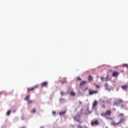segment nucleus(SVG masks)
<instances>
[{"mask_svg":"<svg viewBox=\"0 0 128 128\" xmlns=\"http://www.w3.org/2000/svg\"><path fill=\"white\" fill-rule=\"evenodd\" d=\"M87 82L86 81H82L80 83V86H86V84H87Z\"/></svg>","mask_w":128,"mask_h":128,"instance_id":"1a4fd4ad","label":"nucleus"},{"mask_svg":"<svg viewBox=\"0 0 128 128\" xmlns=\"http://www.w3.org/2000/svg\"><path fill=\"white\" fill-rule=\"evenodd\" d=\"M120 72H116V71H114L112 74V76L114 78H118L120 74Z\"/></svg>","mask_w":128,"mask_h":128,"instance_id":"7ed1b4c3","label":"nucleus"},{"mask_svg":"<svg viewBox=\"0 0 128 128\" xmlns=\"http://www.w3.org/2000/svg\"><path fill=\"white\" fill-rule=\"evenodd\" d=\"M79 104H82V102L81 101H79Z\"/></svg>","mask_w":128,"mask_h":128,"instance_id":"72a5a7b5","label":"nucleus"},{"mask_svg":"<svg viewBox=\"0 0 128 128\" xmlns=\"http://www.w3.org/2000/svg\"><path fill=\"white\" fill-rule=\"evenodd\" d=\"M74 120H76V122H80V114H77L74 117Z\"/></svg>","mask_w":128,"mask_h":128,"instance_id":"f257e3e1","label":"nucleus"},{"mask_svg":"<svg viewBox=\"0 0 128 128\" xmlns=\"http://www.w3.org/2000/svg\"><path fill=\"white\" fill-rule=\"evenodd\" d=\"M96 106H98V101L95 100L93 104V108H96Z\"/></svg>","mask_w":128,"mask_h":128,"instance_id":"ddd939ff","label":"nucleus"},{"mask_svg":"<svg viewBox=\"0 0 128 128\" xmlns=\"http://www.w3.org/2000/svg\"><path fill=\"white\" fill-rule=\"evenodd\" d=\"M105 80L106 82H108V76L106 78H105Z\"/></svg>","mask_w":128,"mask_h":128,"instance_id":"bb28decb","label":"nucleus"},{"mask_svg":"<svg viewBox=\"0 0 128 128\" xmlns=\"http://www.w3.org/2000/svg\"><path fill=\"white\" fill-rule=\"evenodd\" d=\"M100 124V122H98V120H96L95 121L91 122V124L92 126H98V124Z\"/></svg>","mask_w":128,"mask_h":128,"instance_id":"423d86ee","label":"nucleus"},{"mask_svg":"<svg viewBox=\"0 0 128 128\" xmlns=\"http://www.w3.org/2000/svg\"><path fill=\"white\" fill-rule=\"evenodd\" d=\"M52 114H56V112H54V111H53V112H52Z\"/></svg>","mask_w":128,"mask_h":128,"instance_id":"2f4dec72","label":"nucleus"},{"mask_svg":"<svg viewBox=\"0 0 128 128\" xmlns=\"http://www.w3.org/2000/svg\"><path fill=\"white\" fill-rule=\"evenodd\" d=\"M111 124L112 126H118V124H120V122H116L114 121H112V122H111Z\"/></svg>","mask_w":128,"mask_h":128,"instance_id":"0eeeda50","label":"nucleus"},{"mask_svg":"<svg viewBox=\"0 0 128 128\" xmlns=\"http://www.w3.org/2000/svg\"><path fill=\"white\" fill-rule=\"evenodd\" d=\"M66 81H62V84H66Z\"/></svg>","mask_w":128,"mask_h":128,"instance_id":"7c9ffc66","label":"nucleus"},{"mask_svg":"<svg viewBox=\"0 0 128 128\" xmlns=\"http://www.w3.org/2000/svg\"><path fill=\"white\" fill-rule=\"evenodd\" d=\"M121 88H122V90H126V88H128V85H122L121 86Z\"/></svg>","mask_w":128,"mask_h":128,"instance_id":"9d476101","label":"nucleus"},{"mask_svg":"<svg viewBox=\"0 0 128 128\" xmlns=\"http://www.w3.org/2000/svg\"><path fill=\"white\" fill-rule=\"evenodd\" d=\"M38 88V85H36L34 86H33V87H31V88H27V92H30L32 90H36V88Z\"/></svg>","mask_w":128,"mask_h":128,"instance_id":"20e7f679","label":"nucleus"},{"mask_svg":"<svg viewBox=\"0 0 128 128\" xmlns=\"http://www.w3.org/2000/svg\"><path fill=\"white\" fill-rule=\"evenodd\" d=\"M66 114V111L62 112H60V116H62V114Z\"/></svg>","mask_w":128,"mask_h":128,"instance_id":"412c9836","label":"nucleus"},{"mask_svg":"<svg viewBox=\"0 0 128 128\" xmlns=\"http://www.w3.org/2000/svg\"><path fill=\"white\" fill-rule=\"evenodd\" d=\"M117 102H120V104H122V102H124V100H122V99H118Z\"/></svg>","mask_w":128,"mask_h":128,"instance_id":"4468645a","label":"nucleus"},{"mask_svg":"<svg viewBox=\"0 0 128 128\" xmlns=\"http://www.w3.org/2000/svg\"><path fill=\"white\" fill-rule=\"evenodd\" d=\"M93 80H94V78H92V76H89L88 80L90 82H92Z\"/></svg>","mask_w":128,"mask_h":128,"instance_id":"f8f14e48","label":"nucleus"},{"mask_svg":"<svg viewBox=\"0 0 128 128\" xmlns=\"http://www.w3.org/2000/svg\"><path fill=\"white\" fill-rule=\"evenodd\" d=\"M101 80H102V82H104V77H101Z\"/></svg>","mask_w":128,"mask_h":128,"instance_id":"c85d7f7f","label":"nucleus"},{"mask_svg":"<svg viewBox=\"0 0 128 128\" xmlns=\"http://www.w3.org/2000/svg\"><path fill=\"white\" fill-rule=\"evenodd\" d=\"M30 112L32 114H34V112H36V110L34 108L33 110H32L31 111H30Z\"/></svg>","mask_w":128,"mask_h":128,"instance_id":"aec40b11","label":"nucleus"},{"mask_svg":"<svg viewBox=\"0 0 128 128\" xmlns=\"http://www.w3.org/2000/svg\"><path fill=\"white\" fill-rule=\"evenodd\" d=\"M40 128H42V127H41Z\"/></svg>","mask_w":128,"mask_h":128,"instance_id":"ea45409f","label":"nucleus"},{"mask_svg":"<svg viewBox=\"0 0 128 128\" xmlns=\"http://www.w3.org/2000/svg\"><path fill=\"white\" fill-rule=\"evenodd\" d=\"M95 86H96V88H100V85L94 84Z\"/></svg>","mask_w":128,"mask_h":128,"instance_id":"4be33fe9","label":"nucleus"},{"mask_svg":"<svg viewBox=\"0 0 128 128\" xmlns=\"http://www.w3.org/2000/svg\"><path fill=\"white\" fill-rule=\"evenodd\" d=\"M124 113H120L119 114V116H120V118H122V116L124 117Z\"/></svg>","mask_w":128,"mask_h":128,"instance_id":"f3484780","label":"nucleus"},{"mask_svg":"<svg viewBox=\"0 0 128 128\" xmlns=\"http://www.w3.org/2000/svg\"><path fill=\"white\" fill-rule=\"evenodd\" d=\"M30 99V95H28L26 96V97L24 98L25 100H28Z\"/></svg>","mask_w":128,"mask_h":128,"instance_id":"2eb2a0df","label":"nucleus"},{"mask_svg":"<svg viewBox=\"0 0 128 128\" xmlns=\"http://www.w3.org/2000/svg\"><path fill=\"white\" fill-rule=\"evenodd\" d=\"M126 122V116H123L120 118L119 122L120 124H122V122Z\"/></svg>","mask_w":128,"mask_h":128,"instance_id":"39448f33","label":"nucleus"},{"mask_svg":"<svg viewBox=\"0 0 128 128\" xmlns=\"http://www.w3.org/2000/svg\"><path fill=\"white\" fill-rule=\"evenodd\" d=\"M78 80H82V78H80V77H78Z\"/></svg>","mask_w":128,"mask_h":128,"instance_id":"cd10ccee","label":"nucleus"},{"mask_svg":"<svg viewBox=\"0 0 128 128\" xmlns=\"http://www.w3.org/2000/svg\"><path fill=\"white\" fill-rule=\"evenodd\" d=\"M114 104L115 106H118V103L115 102V103Z\"/></svg>","mask_w":128,"mask_h":128,"instance_id":"c9c22d12","label":"nucleus"},{"mask_svg":"<svg viewBox=\"0 0 128 128\" xmlns=\"http://www.w3.org/2000/svg\"><path fill=\"white\" fill-rule=\"evenodd\" d=\"M107 102H108V101H107Z\"/></svg>","mask_w":128,"mask_h":128,"instance_id":"58836bf2","label":"nucleus"},{"mask_svg":"<svg viewBox=\"0 0 128 128\" xmlns=\"http://www.w3.org/2000/svg\"><path fill=\"white\" fill-rule=\"evenodd\" d=\"M101 106H102V107L103 108H106V104H102L101 105Z\"/></svg>","mask_w":128,"mask_h":128,"instance_id":"a878e982","label":"nucleus"},{"mask_svg":"<svg viewBox=\"0 0 128 128\" xmlns=\"http://www.w3.org/2000/svg\"><path fill=\"white\" fill-rule=\"evenodd\" d=\"M124 104H122L121 105V108H124Z\"/></svg>","mask_w":128,"mask_h":128,"instance_id":"c756f323","label":"nucleus"},{"mask_svg":"<svg viewBox=\"0 0 128 128\" xmlns=\"http://www.w3.org/2000/svg\"><path fill=\"white\" fill-rule=\"evenodd\" d=\"M98 92V90H88V94L90 96H92V94H96Z\"/></svg>","mask_w":128,"mask_h":128,"instance_id":"f03ea898","label":"nucleus"},{"mask_svg":"<svg viewBox=\"0 0 128 128\" xmlns=\"http://www.w3.org/2000/svg\"><path fill=\"white\" fill-rule=\"evenodd\" d=\"M27 104H32V100H28L27 102Z\"/></svg>","mask_w":128,"mask_h":128,"instance_id":"a211bd4d","label":"nucleus"},{"mask_svg":"<svg viewBox=\"0 0 128 128\" xmlns=\"http://www.w3.org/2000/svg\"><path fill=\"white\" fill-rule=\"evenodd\" d=\"M88 90V88H86L84 89V92H86V90Z\"/></svg>","mask_w":128,"mask_h":128,"instance_id":"473e14b6","label":"nucleus"},{"mask_svg":"<svg viewBox=\"0 0 128 128\" xmlns=\"http://www.w3.org/2000/svg\"><path fill=\"white\" fill-rule=\"evenodd\" d=\"M47 85H48V82H44L41 83L42 86H46Z\"/></svg>","mask_w":128,"mask_h":128,"instance_id":"9b49d317","label":"nucleus"},{"mask_svg":"<svg viewBox=\"0 0 128 128\" xmlns=\"http://www.w3.org/2000/svg\"><path fill=\"white\" fill-rule=\"evenodd\" d=\"M102 102H104V100H102Z\"/></svg>","mask_w":128,"mask_h":128,"instance_id":"4c0bfd02","label":"nucleus"},{"mask_svg":"<svg viewBox=\"0 0 128 128\" xmlns=\"http://www.w3.org/2000/svg\"><path fill=\"white\" fill-rule=\"evenodd\" d=\"M100 116H104V117H106V116L107 114H106V112H104V113H102V114H100Z\"/></svg>","mask_w":128,"mask_h":128,"instance_id":"dca6fc26","label":"nucleus"},{"mask_svg":"<svg viewBox=\"0 0 128 128\" xmlns=\"http://www.w3.org/2000/svg\"><path fill=\"white\" fill-rule=\"evenodd\" d=\"M122 66L124 67L126 66V68H128V64H124L122 65Z\"/></svg>","mask_w":128,"mask_h":128,"instance_id":"b1692460","label":"nucleus"},{"mask_svg":"<svg viewBox=\"0 0 128 128\" xmlns=\"http://www.w3.org/2000/svg\"><path fill=\"white\" fill-rule=\"evenodd\" d=\"M10 110H9L6 112V114H7V116H10Z\"/></svg>","mask_w":128,"mask_h":128,"instance_id":"5701e85b","label":"nucleus"},{"mask_svg":"<svg viewBox=\"0 0 128 128\" xmlns=\"http://www.w3.org/2000/svg\"><path fill=\"white\" fill-rule=\"evenodd\" d=\"M106 112L107 116H112V110H107Z\"/></svg>","mask_w":128,"mask_h":128,"instance_id":"6e6552de","label":"nucleus"},{"mask_svg":"<svg viewBox=\"0 0 128 128\" xmlns=\"http://www.w3.org/2000/svg\"><path fill=\"white\" fill-rule=\"evenodd\" d=\"M78 128H82V126H80V125H78Z\"/></svg>","mask_w":128,"mask_h":128,"instance_id":"f704fd0d","label":"nucleus"},{"mask_svg":"<svg viewBox=\"0 0 128 128\" xmlns=\"http://www.w3.org/2000/svg\"><path fill=\"white\" fill-rule=\"evenodd\" d=\"M2 92H0V94H2Z\"/></svg>","mask_w":128,"mask_h":128,"instance_id":"e433bc0d","label":"nucleus"},{"mask_svg":"<svg viewBox=\"0 0 128 128\" xmlns=\"http://www.w3.org/2000/svg\"><path fill=\"white\" fill-rule=\"evenodd\" d=\"M60 94H61L62 96H64V94H66V93L64 92L63 91H61Z\"/></svg>","mask_w":128,"mask_h":128,"instance_id":"393cba45","label":"nucleus"},{"mask_svg":"<svg viewBox=\"0 0 128 128\" xmlns=\"http://www.w3.org/2000/svg\"><path fill=\"white\" fill-rule=\"evenodd\" d=\"M70 94L71 96H76V94L74 92H70Z\"/></svg>","mask_w":128,"mask_h":128,"instance_id":"6ab92c4d","label":"nucleus"}]
</instances>
